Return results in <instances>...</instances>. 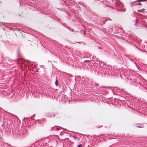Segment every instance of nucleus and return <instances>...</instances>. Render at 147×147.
I'll return each mask as SVG.
<instances>
[{
	"label": "nucleus",
	"instance_id": "f257e3e1",
	"mask_svg": "<svg viewBox=\"0 0 147 147\" xmlns=\"http://www.w3.org/2000/svg\"><path fill=\"white\" fill-rule=\"evenodd\" d=\"M58 81L57 80L56 81V82H55V85H56V86H57V85H58Z\"/></svg>",
	"mask_w": 147,
	"mask_h": 147
},
{
	"label": "nucleus",
	"instance_id": "f03ea898",
	"mask_svg": "<svg viewBox=\"0 0 147 147\" xmlns=\"http://www.w3.org/2000/svg\"><path fill=\"white\" fill-rule=\"evenodd\" d=\"M82 146V144H80L77 147H81Z\"/></svg>",
	"mask_w": 147,
	"mask_h": 147
},
{
	"label": "nucleus",
	"instance_id": "7ed1b4c3",
	"mask_svg": "<svg viewBox=\"0 0 147 147\" xmlns=\"http://www.w3.org/2000/svg\"><path fill=\"white\" fill-rule=\"evenodd\" d=\"M144 0H138V1H144Z\"/></svg>",
	"mask_w": 147,
	"mask_h": 147
},
{
	"label": "nucleus",
	"instance_id": "20e7f679",
	"mask_svg": "<svg viewBox=\"0 0 147 147\" xmlns=\"http://www.w3.org/2000/svg\"><path fill=\"white\" fill-rule=\"evenodd\" d=\"M143 11V9L140 10H138V11L141 12H142Z\"/></svg>",
	"mask_w": 147,
	"mask_h": 147
},
{
	"label": "nucleus",
	"instance_id": "39448f33",
	"mask_svg": "<svg viewBox=\"0 0 147 147\" xmlns=\"http://www.w3.org/2000/svg\"><path fill=\"white\" fill-rule=\"evenodd\" d=\"M19 62H20V59L19 58Z\"/></svg>",
	"mask_w": 147,
	"mask_h": 147
},
{
	"label": "nucleus",
	"instance_id": "423d86ee",
	"mask_svg": "<svg viewBox=\"0 0 147 147\" xmlns=\"http://www.w3.org/2000/svg\"><path fill=\"white\" fill-rule=\"evenodd\" d=\"M144 1H147V0H144Z\"/></svg>",
	"mask_w": 147,
	"mask_h": 147
},
{
	"label": "nucleus",
	"instance_id": "0eeeda50",
	"mask_svg": "<svg viewBox=\"0 0 147 147\" xmlns=\"http://www.w3.org/2000/svg\"><path fill=\"white\" fill-rule=\"evenodd\" d=\"M87 61H85V62Z\"/></svg>",
	"mask_w": 147,
	"mask_h": 147
},
{
	"label": "nucleus",
	"instance_id": "6e6552de",
	"mask_svg": "<svg viewBox=\"0 0 147 147\" xmlns=\"http://www.w3.org/2000/svg\"><path fill=\"white\" fill-rule=\"evenodd\" d=\"M20 67L21 68V67H22V66H21V65H20Z\"/></svg>",
	"mask_w": 147,
	"mask_h": 147
}]
</instances>
